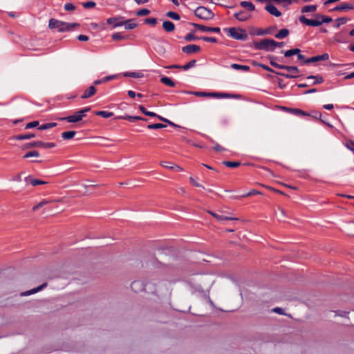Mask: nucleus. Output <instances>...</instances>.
Listing matches in <instances>:
<instances>
[{
  "instance_id": "obj_54",
  "label": "nucleus",
  "mask_w": 354,
  "mask_h": 354,
  "mask_svg": "<svg viewBox=\"0 0 354 354\" xmlns=\"http://www.w3.org/2000/svg\"><path fill=\"white\" fill-rule=\"evenodd\" d=\"M336 21H337V24L335 25V27L337 28L341 25L346 24L348 21V19L346 17H340L338 18Z\"/></svg>"
},
{
  "instance_id": "obj_12",
  "label": "nucleus",
  "mask_w": 354,
  "mask_h": 354,
  "mask_svg": "<svg viewBox=\"0 0 354 354\" xmlns=\"http://www.w3.org/2000/svg\"><path fill=\"white\" fill-rule=\"evenodd\" d=\"M83 117L79 111L75 112L73 115L60 118L61 120H66L68 122H77L82 120Z\"/></svg>"
},
{
  "instance_id": "obj_29",
  "label": "nucleus",
  "mask_w": 354,
  "mask_h": 354,
  "mask_svg": "<svg viewBox=\"0 0 354 354\" xmlns=\"http://www.w3.org/2000/svg\"><path fill=\"white\" fill-rule=\"evenodd\" d=\"M240 6L247 9L250 12L254 11L255 10V6L251 1H241Z\"/></svg>"
},
{
  "instance_id": "obj_39",
  "label": "nucleus",
  "mask_w": 354,
  "mask_h": 354,
  "mask_svg": "<svg viewBox=\"0 0 354 354\" xmlns=\"http://www.w3.org/2000/svg\"><path fill=\"white\" fill-rule=\"evenodd\" d=\"M139 109L145 115H147V116H149V117L158 116V115L156 113L147 111L146 109V108L145 106H143L142 105H140L139 106Z\"/></svg>"
},
{
  "instance_id": "obj_16",
  "label": "nucleus",
  "mask_w": 354,
  "mask_h": 354,
  "mask_svg": "<svg viewBox=\"0 0 354 354\" xmlns=\"http://www.w3.org/2000/svg\"><path fill=\"white\" fill-rule=\"evenodd\" d=\"M265 9L268 11L270 15H272L275 17H280L281 15V12L272 4H268L266 6Z\"/></svg>"
},
{
  "instance_id": "obj_48",
  "label": "nucleus",
  "mask_w": 354,
  "mask_h": 354,
  "mask_svg": "<svg viewBox=\"0 0 354 354\" xmlns=\"http://www.w3.org/2000/svg\"><path fill=\"white\" fill-rule=\"evenodd\" d=\"M111 37L114 41H120L127 39V36H124L120 32H115L112 35Z\"/></svg>"
},
{
  "instance_id": "obj_36",
  "label": "nucleus",
  "mask_w": 354,
  "mask_h": 354,
  "mask_svg": "<svg viewBox=\"0 0 354 354\" xmlns=\"http://www.w3.org/2000/svg\"><path fill=\"white\" fill-rule=\"evenodd\" d=\"M317 5H308L302 7L301 8V12H315L317 10Z\"/></svg>"
},
{
  "instance_id": "obj_2",
  "label": "nucleus",
  "mask_w": 354,
  "mask_h": 354,
  "mask_svg": "<svg viewBox=\"0 0 354 354\" xmlns=\"http://www.w3.org/2000/svg\"><path fill=\"white\" fill-rule=\"evenodd\" d=\"M274 44V39L265 38L259 41H254L253 46L256 50L273 52L275 49Z\"/></svg>"
},
{
  "instance_id": "obj_21",
  "label": "nucleus",
  "mask_w": 354,
  "mask_h": 354,
  "mask_svg": "<svg viewBox=\"0 0 354 354\" xmlns=\"http://www.w3.org/2000/svg\"><path fill=\"white\" fill-rule=\"evenodd\" d=\"M234 17L239 21H245L250 18V15L245 13V11L241 10L234 13Z\"/></svg>"
},
{
  "instance_id": "obj_60",
  "label": "nucleus",
  "mask_w": 354,
  "mask_h": 354,
  "mask_svg": "<svg viewBox=\"0 0 354 354\" xmlns=\"http://www.w3.org/2000/svg\"><path fill=\"white\" fill-rule=\"evenodd\" d=\"M297 59L298 60H299L301 62V64H307L306 62H305V61L307 59H306L305 56L300 54V53H299V55H297Z\"/></svg>"
},
{
  "instance_id": "obj_19",
  "label": "nucleus",
  "mask_w": 354,
  "mask_h": 354,
  "mask_svg": "<svg viewBox=\"0 0 354 354\" xmlns=\"http://www.w3.org/2000/svg\"><path fill=\"white\" fill-rule=\"evenodd\" d=\"M47 286H48V283L46 282H45L35 288H32L30 290L23 292L21 294V295L28 296V295H30L32 294H35L36 292H38L39 291L42 290L44 288L47 287Z\"/></svg>"
},
{
  "instance_id": "obj_11",
  "label": "nucleus",
  "mask_w": 354,
  "mask_h": 354,
  "mask_svg": "<svg viewBox=\"0 0 354 354\" xmlns=\"http://www.w3.org/2000/svg\"><path fill=\"white\" fill-rule=\"evenodd\" d=\"M196 60L193 59V60H191L190 62H189L185 65L183 64V66H182V65L174 64V65L169 66L167 68H178V69H183L184 71H187V70L194 67L196 65Z\"/></svg>"
},
{
  "instance_id": "obj_63",
  "label": "nucleus",
  "mask_w": 354,
  "mask_h": 354,
  "mask_svg": "<svg viewBox=\"0 0 354 354\" xmlns=\"http://www.w3.org/2000/svg\"><path fill=\"white\" fill-rule=\"evenodd\" d=\"M272 311L276 313H278L279 315H285V313L283 312V309H282L281 308H279V307H276V308H273Z\"/></svg>"
},
{
  "instance_id": "obj_4",
  "label": "nucleus",
  "mask_w": 354,
  "mask_h": 354,
  "mask_svg": "<svg viewBox=\"0 0 354 354\" xmlns=\"http://www.w3.org/2000/svg\"><path fill=\"white\" fill-rule=\"evenodd\" d=\"M194 15L203 20H210L214 18V14L212 11L204 6H199L194 10Z\"/></svg>"
},
{
  "instance_id": "obj_59",
  "label": "nucleus",
  "mask_w": 354,
  "mask_h": 354,
  "mask_svg": "<svg viewBox=\"0 0 354 354\" xmlns=\"http://www.w3.org/2000/svg\"><path fill=\"white\" fill-rule=\"evenodd\" d=\"M255 194H262V193L259 192V191H257V190H256V189H252L248 193L243 194L242 196V197H248V196H252V195H255Z\"/></svg>"
},
{
  "instance_id": "obj_37",
  "label": "nucleus",
  "mask_w": 354,
  "mask_h": 354,
  "mask_svg": "<svg viewBox=\"0 0 354 354\" xmlns=\"http://www.w3.org/2000/svg\"><path fill=\"white\" fill-rule=\"evenodd\" d=\"M122 75L124 77H130L133 78H140L143 76L142 73L137 72H125Z\"/></svg>"
},
{
  "instance_id": "obj_6",
  "label": "nucleus",
  "mask_w": 354,
  "mask_h": 354,
  "mask_svg": "<svg viewBox=\"0 0 354 354\" xmlns=\"http://www.w3.org/2000/svg\"><path fill=\"white\" fill-rule=\"evenodd\" d=\"M299 20L301 23L309 26L317 27L322 24L321 19H309L304 15L300 16Z\"/></svg>"
},
{
  "instance_id": "obj_41",
  "label": "nucleus",
  "mask_w": 354,
  "mask_h": 354,
  "mask_svg": "<svg viewBox=\"0 0 354 354\" xmlns=\"http://www.w3.org/2000/svg\"><path fill=\"white\" fill-rule=\"evenodd\" d=\"M187 93L189 94L194 95L197 97H210V92L207 93L204 91H187Z\"/></svg>"
},
{
  "instance_id": "obj_27",
  "label": "nucleus",
  "mask_w": 354,
  "mask_h": 354,
  "mask_svg": "<svg viewBox=\"0 0 354 354\" xmlns=\"http://www.w3.org/2000/svg\"><path fill=\"white\" fill-rule=\"evenodd\" d=\"M162 28L166 32H171L174 30L175 25L170 21H165L162 24Z\"/></svg>"
},
{
  "instance_id": "obj_49",
  "label": "nucleus",
  "mask_w": 354,
  "mask_h": 354,
  "mask_svg": "<svg viewBox=\"0 0 354 354\" xmlns=\"http://www.w3.org/2000/svg\"><path fill=\"white\" fill-rule=\"evenodd\" d=\"M167 126L165 124H163L162 123H155L147 125V128L149 129H162L166 127Z\"/></svg>"
},
{
  "instance_id": "obj_56",
  "label": "nucleus",
  "mask_w": 354,
  "mask_h": 354,
  "mask_svg": "<svg viewBox=\"0 0 354 354\" xmlns=\"http://www.w3.org/2000/svg\"><path fill=\"white\" fill-rule=\"evenodd\" d=\"M48 203V201L44 200V201H41L40 203H39L37 205L34 206L32 208V210L36 211V210L39 209V208L44 207L45 205H46Z\"/></svg>"
},
{
  "instance_id": "obj_34",
  "label": "nucleus",
  "mask_w": 354,
  "mask_h": 354,
  "mask_svg": "<svg viewBox=\"0 0 354 354\" xmlns=\"http://www.w3.org/2000/svg\"><path fill=\"white\" fill-rule=\"evenodd\" d=\"M308 80L310 79H314L315 80L313 83L312 85H316L317 84H321L324 82V78L321 75H310L307 77Z\"/></svg>"
},
{
  "instance_id": "obj_3",
  "label": "nucleus",
  "mask_w": 354,
  "mask_h": 354,
  "mask_svg": "<svg viewBox=\"0 0 354 354\" xmlns=\"http://www.w3.org/2000/svg\"><path fill=\"white\" fill-rule=\"evenodd\" d=\"M224 31L228 32V35L233 39H237V40H241L245 41L248 39V34L245 31V30L241 28H224Z\"/></svg>"
},
{
  "instance_id": "obj_30",
  "label": "nucleus",
  "mask_w": 354,
  "mask_h": 354,
  "mask_svg": "<svg viewBox=\"0 0 354 354\" xmlns=\"http://www.w3.org/2000/svg\"><path fill=\"white\" fill-rule=\"evenodd\" d=\"M290 33V31L287 28H283V29H281L275 35L274 37L277 38V39H283L285 37H286Z\"/></svg>"
},
{
  "instance_id": "obj_64",
  "label": "nucleus",
  "mask_w": 354,
  "mask_h": 354,
  "mask_svg": "<svg viewBox=\"0 0 354 354\" xmlns=\"http://www.w3.org/2000/svg\"><path fill=\"white\" fill-rule=\"evenodd\" d=\"M77 39L81 41H86L88 40V37L84 35H80L77 36Z\"/></svg>"
},
{
  "instance_id": "obj_33",
  "label": "nucleus",
  "mask_w": 354,
  "mask_h": 354,
  "mask_svg": "<svg viewBox=\"0 0 354 354\" xmlns=\"http://www.w3.org/2000/svg\"><path fill=\"white\" fill-rule=\"evenodd\" d=\"M76 134L75 131H64L62 133V138L64 140H70L74 138Z\"/></svg>"
},
{
  "instance_id": "obj_53",
  "label": "nucleus",
  "mask_w": 354,
  "mask_h": 354,
  "mask_svg": "<svg viewBox=\"0 0 354 354\" xmlns=\"http://www.w3.org/2000/svg\"><path fill=\"white\" fill-rule=\"evenodd\" d=\"M39 124V121L35 120V121L30 122L29 123H27L26 124L25 129H28L35 128V127H38Z\"/></svg>"
},
{
  "instance_id": "obj_38",
  "label": "nucleus",
  "mask_w": 354,
  "mask_h": 354,
  "mask_svg": "<svg viewBox=\"0 0 354 354\" xmlns=\"http://www.w3.org/2000/svg\"><path fill=\"white\" fill-rule=\"evenodd\" d=\"M223 165L227 167L234 168L240 166L241 163L239 161H223Z\"/></svg>"
},
{
  "instance_id": "obj_7",
  "label": "nucleus",
  "mask_w": 354,
  "mask_h": 354,
  "mask_svg": "<svg viewBox=\"0 0 354 354\" xmlns=\"http://www.w3.org/2000/svg\"><path fill=\"white\" fill-rule=\"evenodd\" d=\"M258 66L262 68L263 69L266 71V72L274 73H275V74H277L278 75L283 76V77H284L286 78H288V79L297 78L298 77L297 75H290V74H288V73H281V72H277V71H274V69H272V68H270L268 66H267L266 64H258Z\"/></svg>"
},
{
  "instance_id": "obj_5",
  "label": "nucleus",
  "mask_w": 354,
  "mask_h": 354,
  "mask_svg": "<svg viewBox=\"0 0 354 354\" xmlns=\"http://www.w3.org/2000/svg\"><path fill=\"white\" fill-rule=\"evenodd\" d=\"M56 146L54 142H44L42 141H33L26 143L21 147L22 150H26L31 148L42 147L44 149L53 148Z\"/></svg>"
},
{
  "instance_id": "obj_8",
  "label": "nucleus",
  "mask_w": 354,
  "mask_h": 354,
  "mask_svg": "<svg viewBox=\"0 0 354 354\" xmlns=\"http://www.w3.org/2000/svg\"><path fill=\"white\" fill-rule=\"evenodd\" d=\"M124 19V17L122 16L110 17L106 19V24L113 25V28H117L123 26L122 20Z\"/></svg>"
},
{
  "instance_id": "obj_55",
  "label": "nucleus",
  "mask_w": 354,
  "mask_h": 354,
  "mask_svg": "<svg viewBox=\"0 0 354 354\" xmlns=\"http://www.w3.org/2000/svg\"><path fill=\"white\" fill-rule=\"evenodd\" d=\"M200 39H202V40H203L205 41H207V42H212V43H216L217 42L216 38L211 37L203 36V37H200Z\"/></svg>"
},
{
  "instance_id": "obj_43",
  "label": "nucleus",
  "mask_w": 354,
  "mask_h": 354,
  "mask_svg": "<svg viewBox=\"0 0 354 354\" xmlns=\"http://www.w3.org/2000/svg\"><path fill=\"white\" fill-rule=\"evenodd\" d=\"M57 125V124L56 122L46 123V124H41V125L39 126L38 127V129H39V130H46V129H51V128L55 127Z\"/></svg>"
},
{
  "instance_id": "obj_26",
  "label": "nucleus",
  "mask_w": 354,
  "mask_h": 354,
  "mask_svg": "<svg viewBox=\"0 0 354 354\" xmlns=\"http://www.w3.org/2000/svg\"><path fill=\"white\" fill-rule=\"evenodd\" d=\"M35 137L34 133L19 134L13 136L12 139L16 140H29Z\"/></svg>"
},
{
  "instance_id": "obj_32",
  "label": "nucleus",
  "mask_w": 354,
  "mask_h": 354,
  "mask_svg": "<svg viewBox=\"0 0 354 354\" xmlns=\"http://www.w3.org/2000/svg\"><path fill=\"white\" fill-rule=\"evenodd\" d=\"M160 82L170 87H174L176 86V83L169 77H162L160 78Z\"/></svg>"
},
{
  "instance_id": "obj_44",
  "label": "nucleus",
  "mask_w": 354,
  "mask_h": 354,
  "mask_svg": "<svg viewBox=\"0 0 354 354\" xmlns=\"http://www.w3.org/2000/svg\"><path fill=\"white\" fill-rule=\"evenodd\" d=\"M214 217L216 218L218 221H231V220H236V218L226 216L222 214H214Z\"/></svg>"
},
{
  "instance_id": "obj_50",
  "label": "nucleus",
  "mask_w": 354,
  "mask_h": 354,
  "mask_svg": "<svg viewBox=\"0 0 354 354\" xmlns=\"http://www.w3.org/2000/svg\"><path fill=\"white\" fill-rule=\"evenodd\" d=\"M185 39L187 41H195L197 39H200V37H196L194 35V32H190L189 33H188L187 35H186L185 36Z\"/></svg>"
},
{
  "instance_id": "obj_58",
  "label": "nucleus",
  "mask_w": 354,
  "mask_h": 354,
  "mask_svg": "<svg viewBox=\"0 0 354 354\" xmlns=\"http://www.w3.org/2000/svg\"><path fill=\"white\" fill-rule=\"evenodd\" d=\"M75 8L76 7L71 3H68L64 5V10L66 11H73Z\"/></svg>"
},
{
  "instance_id": "obj_14",
  "label": "nucleus",
  "mask_w": 354,
  "mask_h": 354,
  "mask_svg": "<svg viewBox=\"0 0 354 354\" xmlns=\"http://www.w3.org/2000/svg\"><path fill=\"white\" fill-rule=\"evenodd\" d=\"M131 288L135 292L147 291L146 285L141 281H134L131 283Z\"/></svg>"
},
{
  "instance_id": "obj_25",
  "label": "nucleus",
  "mask_w": 354,
  "mask_h": 354,
  "mask_svg": "<svg viewBox=\"0 0 354 354\" xmlns=\"http://www.w3.org/2000/svg\"><path fill=\"white\" fill-rule=\"evenodd\" d=\"M115 119H119V120H127L129 121H131V122H134V121H136V120H144V121H147V119L146 118H142V117H140V116H131V115H124V116H118Z\"/></svg>"
},
{
  "instance_id": "obj_23",
  "label": "nucleus",
  "mask_w": 354,
  "mask_h": 354,
  "mask_svg": "<svg viewBox=\"0 0 354 354\" xmlns=\"http://www.w3.org/2000/svg\"><path fill=\"white\" fill-rule=\"evenodd\" d=\"M354 8V6L351 3H344L337 6L334 8L332 11H344L346 10H352Z\"/></svg>"
},
{
  "instance_id": "obj_1",
  "label": "nucleus",
  "mask_w": 354,
  "mask_h": 354,
  "mask_svg": "<svg viewBox=\"0 0 354 354\" xmlns=\"http://www.w3.org/2000/svg\"><path fill=\"white\" fill-rule=\"evenodd\" d=\"M48 27L50 29H57L59 32H64L71 31L74 28L80 27V24L77 23H67L51 18L49 20Z\"/></svg>"
},
{
  "instance_id": "obj_62",
  "label": "nucleus",
  "mask_w": 354,
  "mask_h": 354,
  "mask_svg": "<svg viewBox=\"0 0 354 354\" xmlns=\"http://www.w3.org/2000/svg\"><path fill=\"white\" fill-rule=\"evenodd\" d=\"M116 77H117L116 75H109V76H106V77H103L102 79H103L104 82L105 83V82H107L108 81L115 79Z\"/></svg>"
},
{
  "instance_id": "obj_15",
  "label": "nucleus",
  "mask_w": 354,
  "mask_h": 354,
  "mask_svg": "<svg viewBox=\"0 0 354 354\" xmlns=\"http://www.w3.org/2000/svg\"><path fill=\"white\" fill-rule=\"evenodd\" d=\"M268 58L270 60V64L272 66H273L276 68H278V69L282 68L283 64H279L277 63L276 60H279V62H283L284 61H283V57L279 58V57H274L273 55H269L268 56Z\"/></svg>"
},
{
  "instance_id": "obj_47",
  "label": "nucleus",
  "mask_w": 354,
  "mask_h": 354,
  "mask_svg": "<svg viewBox=\"0 0 354 354\" xmlns=\"http://www.w3.org/2000/svg\"><path fill=\"white\" fill-rule=\"evenodd\" d=\"M166 16L174 20H179L180 19V15L173 11L167 12L166 13Z\"/></svg>"
},
{
  "instance_id": "obj_24",
  "label": "nucleus",
  "mask_w": 354,
  "mask_h": 354,
  "mask_svg": "<svg viewBox=\"0 0 354 354\" xmlns=\"http://www.w3.org/2000/svg\"><path fill=\"white\" fill-rule=\"evenodd\" d=\"M277 29L276 26L274 27H268L265 29L258 28L255 31L254 34L257 35H265L272 34V30Z\"/></svg>"
},
{
  "instance_id": "obj_52",
  "label": "nucleus",
  "mask_w": 354,
  "mask_h": 354,
  "mask_svg": "<svg viewBox=\"0 0 354 354\" xmlns=\"http://www.w3.org/2000/svg\"><path fill=\"white\" fill-rule=\"evenodd\" d=\"M150 13V10L147 8H142L137 11L136 15L138 16H146L148 15Z\"/></svg>"
},
{
  "instance_id": "obj_46",
  "label": "nucleus",
  "mask_w": 354,
  "mask_h": 354,
  "mask_svg": "<svg viewBox=\"0 0 354 354\" xmlns=\"http://www.w3.org/2000/svg\"><path fill=\"white\" fill-rule=\"evenodd\" d=\"M281 69H285L288 72H295V73H299V70L297 66H287V65H283Z\"/></svg>"
},
{
  "instance_id": "obj_35",
  "label": "nucleus",
  "mask_w": 354,
  "mask_h": 354,
  "mask_svg": "<svg viewBox=\"0 0 354 354\" xmlns=\"http://www.w3.org/2000/svg\"><path fill=\"white\" fill-rule=\"evenodd\" d=\"M95 115L101 116V117H103L105 118H111V117L113 116L114 114L113 112H109V111H97L95 112Z\"/></svg>"
},
{
  "instance_id": "obj_28",
  "label": "nucleus",
  "mask_w": 354,
  "mask_h": 354,
  "mask_svg": "<svg viewBox=\"0 0 354 354\" xmlns=\"http://www.w3.org/2000/svg\"><path fill=\"white\" fill-rule=\"evenodd\" d=\"M281 53H284V57L288 58L293 55H298L301 53V50L299 48H292L286 51L282 50Z\"/></svg>"
},
{
  "instance_id": "obj_42",
  "label": "nucleus",
  "mask_w": 354,
  "mask_h": 354,
  "mask_svg": "<svg viewBox=\"0 0 354 354\" xmlns=\"http://www.w3.org/2000/svg\"><path fill=\"white\" fill-rule=\"evenodd\" d=\"M315 17L317 19H321L322 24L330 23L333 21V19L330 17L325 16V15H320V14H316Z\"/></svg>"
},
{
  "instance_id": "obj_57",
  "label": "nucleus",
  "mask_w": 354,
  "mask_h": 354,
  "mask_svg": "<svg viewBox=\"0 0 354 354\" xmlns=\"http://www.w3.org/2000/svg\"><path fill=\"white\" fill-rule=\"evenodd\" d=\"M145 23L151 26H155L157 24L156 18H147L145 19Z\"/></svg>"
},
{
  "instance_id": "obj_61",
  "label": "nucleus",
  "mask_w": 354,
  "mask_h": 354,
  "mask_svg": "<svg viewBox=\"0 0 354 354\" xmlns=\"http://www.w3.org/2000/svg\"><path fill=\"white\" fill-rule=\"evenodd\" d=\"M91 110V107L90 106H88V107H85L82 109H80L79 110V113L82 115V117H84L86 115V112H88L89 111Z\"/></svg>"
},
{
  "instance_id": "obj_51",
  "label": "nucleus",
  "mask_w": 354,
  "mask_h": 354,
  "mask_svg": "<svg viewBox=\"0 0 354 354\" xmlns=\"http://www.w3.org/2000/svg\"><path fill=\"white\" fill-rule=\"evenodd\" d=\"M82 6L86 9L93 8L96 6L94 1H87L82 3Z\"/></svg>"
},
{
  "instance_id": "obj_18",
  "label": "nucleus",
  "mask_w": 354,
  "mask_h": 354,
  "mask_svg": "<svg viewBox=\"0 0 354 354\" xmlns=\"http://www.w3.org/2000/svg\"><path fill=\"white\" fill-rule=\"evenodd\" d=\"M306 116L311 117L315 120H319L322 123L326 124L328 126L331 127V125L326 123L322 119V113L317 111H315V110L311 111L310 112H308V115H307Z\"/></svg>"
},
{
  "instance_id": "obj_31",
  "label": "nucleus",
  "mask_w": 354,
  "mask_h": 354,
  "mask_svg": "<svg viewBox=\"0 0 354 354\" xmlns=\"http://www.w3.org/2000/svg\"><path fill=\"white\" fill-rule=\"evenodd\" d=\"M231 68L235 70H241L245 72H248L250 70V67L247 65H241L238 64H231Z\"/></svg>"
},
{
  "instance_id": "obj_13",
  "label": "nucleus",
  "mask_w": 354,
  "mask_h": 354,
  "mask_svg": "<svg viewBox=\"0 0 354 354\" xmlns=\"http://www.w3.org/2000/svg\"><path fill=\"white\" fill-rule=\"evenodd\" d=\"M328 59H329L328 54L324 53L322 55H317V56H314L310 58H308L305 61V62H306V64H310V63L317 62H320V61L327 60Z\"/></svg>"
},
{
  "instance_id": "obj_20",
  "label": "nucleus",
  "mask_w": 354,
  "mask_h": 354,
  "mask_svg": "<svg viewBox=\"0 0 354 354\" xmlns=\"http://www.w3.org/2000/svg\"><path fill=\"white\" fill-rule=\"evenodd\" d=\"M25 181L28 183L31 184L32 186L46 185L47 183V182L41 180L32 178L30 176L26 177Z\"/></svg>"
},
{
  "instance_id": "obj_17",
  "label": "nucleus",
  "mask_w": 354,
  "mask_h": 354,
  "mask_svg": "<svg viewBox=\"0 0 354 354\" xmlns=\"http://www.w3.org/2000/svg\"><path fill=\"white\" fill-rule=\"evenodd\" d=\"M96 88L95 86H89L83 93V95L81 96V99H87L92 96H93L96 93Z\"/></svg>"
},
{
  "instance_id": "obj_10",
  "label": "nucleus",
  "mask_w": 354,
  "mask_h": 354,
  "mask_svg": "<svg viewBox=\"0 0 354 354\" xmlns=\"http://www.w3.org/2000/svg\"><path fill=\"white\" fill-rule=\"evenodd\" d=\"M201 50V47L195 44H189L182 48V51L187 55L198 53Z\"/></svg>"
},
{
  "instance_id": "obj_45",
  "label": "nucleus",
  "mask_w": 354,
  "mask_h": 354,
  "mask_svg": "<svg viewBox=\"0 0 354 354\" xmlns=\"http://www.w3.org/2000/svg\"><path fill=\"white\" fill-rule=\"evenodd\" d=\"M39 153L36 150H33V151H29L27 153H26L24 155L23 158L26 159V158H28L30 157H39Z\"/></svg>"
},
{
  "instance_id": "obj_22",
  "label": "nucleus",
  "mask_w": 354,
  "mask_h": 354,
  "mask_svg": "<svg viewBox=\"0 0 354 354\" xmlns=\"http://www.w3.org/2000/svg\"><path fill=\"white\" fill-rule=\"evenodd\" d=\"M135 21L134 19H130L127 20H124V19L122 20L123 26H124V28L126 30H132L138 26V24L134 23Z\"/></svg>"
},
{
  "instance_id": "obj_40",
  "label": "nucleus",
  "mask_w": 354,
  "mask_h": 354,
  "mask_svg": "<svg viewBox=\"0 0 354 354\" xmlns=\"http://www.w3.org/2000/svg\"><path fill=\"white\" fill-rule=\"evenodd\" d=\"M202 32H220L221 29L218 27H207L205 26H203V28H201Z\"/></svg>"
},
{
  "instance_id": "obj_9",
  "label": "nucleus",
  "mask_w": 354,
  "mask_h": 354,
  "mask_svg": "<svg viewBox=\"0 0 354 354\" xmlns=\"http://www.w3.org/2000/svg\"><path fill=\"white\" fill-rule=\"evenodd\" d=\"M282 109L284 110L285 111H286L287 113L293 114V115L299 116V117L308 115V112L304 111L300 109L289 108V107L283 106V107H282Z\"/></svg>"
}]
</instances>
